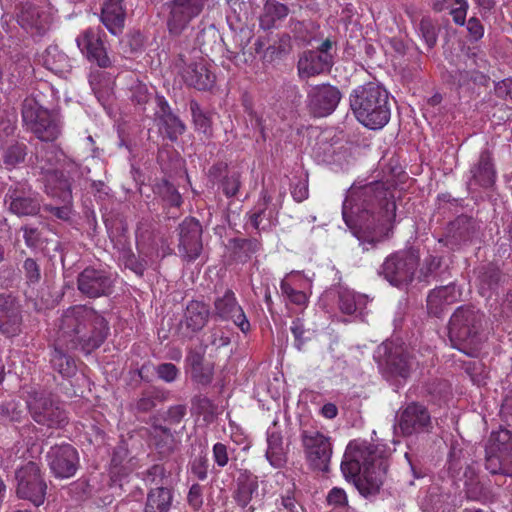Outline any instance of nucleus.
<instances>
[{"label":"nucleus","instance_id":"41","mask_svg":"<svg viewBox=\"0 0 512 512\" xmlns=\"http://www.w3.org/2000/svg\"><path fill=\"white\" fill-rule=\"evenodd\" d=\"M189 109L195 131L210 139L213 136L212 112L204 110L196 100H190Z\"/></svg>","mask_w":512,"mask_h":512},{"label":"nucleus","instance_id":"6","mask_svg":"<svg viewBox=\"0 0 512 512\" xmlns=\"http://www.w3.org/2000/svg\"><path fill=\"white\" fill-rule=\"evenodd\" d=\"M455 69L444 70L441 74L443 82L458 94L471 93L476 86L487 87L490 77L484 72L488 62L476 53L458 55Z\"/></svg>","mask_w":512,"mask_h":512},{"label":"nucleus","instance_id":"44","mask_svg":"<svg viewBox=\"0 0 512 512\" xmlns=\"http://www.w3.org/2000/svg\"><path fill=\"white\" fill-rule=\"evenodd\" d=\"M433 7L437 11L449 10L458 25H464L469 4L467 0H435Z\"/></svg>","mask_w":512,"mask_h":512},{"label":"nucleus","instance_id":"53","mask_svg":"<svg viewBox=\"0 0 512 512\" xmlns=\"http://www.w3.org/2000/svg\"><path fill=\"white\" fill-rule=\"evenodd\" d=\"M90 87L99 101L104 100L110 90V80L101 71H92L89 75Z\"/></svg>","mask_w":512,"mask_h":512},{"label":"nucleus","instance_id":"34","mask_svg":"<svg viewBox=\"0 0 512 512\" xmlns=\"http://www.w3.org/2000/svg\"><path fill=\"white\" fill-rule=\"evenodd\" d=\"M170 392L159 386H150L143 390L137 400L130 404V410L134 413H148L159 403L167 401Z\"/></svg>","mask_w":512,"mask_h":512},{"label":"nucleus","instance_id":"1","mask_svg":"<svg viewBox=\"0 0 512 512\" xmlns=\"http://www.w3.org/2000/svg\"><path fill=\"white\" fill-rule=\"evenodd\" d=\"M56 335L50 351L49 363L63 378L77 372L72 350L90 354L105 342L110 327L106 318L92 306L77 304L63 310L56 322Z\"/></svg>","mask_w":512,"mask_h":512},{"label":"nucleus","instance_id":"25","mask_svg":"<svg viewBox=\"0 0 512 512\" xmlns=\"http://www.w3.org/2000/svg\"><path fill=\"white\" fill-rule=\"evenodd\" d=\"M398 426L403 435L429 432L432 428L430 413L425 406L410 403L399 414Z\"/></svg>","mask_w":512,"mask_h":512},{"label":"nucleus","instance_id":"51","mask_svg":"<svg viewBox=\"0 0 512 512\" xmlns=\"http://www.w3.org/2000/svg\"><path fill=\"white\" fill-rule=\"evenodd\" d=\"M192 410L203 416L207 422H211L218 414L217 405L204 395H195L191 400Z\"/></svg>","mask_w":512,"mask_h":512},{"label":"nucleus","instance_id":"15","mask_svg":"<svg viewBox=\"0 0 512 512\" xmlns=\"http://www.w3.org/2000/svg\"><path fill=\"white\" fill-rule=\"evenodd\" d=\"M77 290L89 299L108 297L114 292L116 276L101 266H87L77 276Z\"/></svg>","mask_w":512,"mask_h":512},{"label":"nucleus","instance_id":"5","mask_svg":"<svg viewBox=\"0 0 512 512\" xmlns=\"http://www.w3.org/2000/svg\"><path fill=\"white\" fill-rule=\"evenodd\" d=\"M350 107L357 120L365 127L378 130L390 120L388 91L377 82H368L350 94Z\"/></svg>","mask_w":512,"mask_h":512},{"label":"nucleus","instance_id":"39","mask_svg":"<svg viewBox=\"0 0 512 512\" xmlns=\"http://www.w3.org/2000/svg\"><path fill=\"white\" fill-rule=\"evenodd\" d=\"M266 458L274 468H282L287 463V453L283 447V437L278 431H267Z\"/></svg>","mask_w":512,"mask_h":512},{"label":"nucleus","instance_id":"17","mask_svg":"<svg viewBox=\"0 0 512 512\" xmlns=\"http://www.w3.org/2000/svg\"><path fill=\"white\" fill-rule=\"evenodd\" d=\"M48 467L57 479L73 477L79 468V455L70 444L54 445L46 453Z\"/></svg>","mask_w":512,"mask_h":512},{"label":"nucleus","instance_id":"64","mask_svg":"<svg viewBox=\"0 0 512 512\" xmlns=\"http://www.w3.org/2000/svg\"><path fill=\"white\" fill-rule=\"evenodd\" d=\"M494 90L498 98L512 102V78L496 82Z\"/></svg>","mask_w":512,"mask_h":512},{"label":"nucleus","instance_id":"10","mask_svg":"<svg viewBox=\"0 0 512 512\" xmlns=\"http://www.w3.org/2000/svg\"><path fill=\"white\" fill-rule=\"evenodd\" d=\"M26 406L31 418L41 426L59 429L68 423L65 410L50 392L35 389L29 391Z\"/></svg>","mask_w":512,"mask_h":512},{"label":"nucleus","instance_id":"20","mask_svg":"<svg viewBox=\"0 0 512 512\" xmlns=\"http://www.w3.org/2000/svg\"><path fill=\"white\" fill-rule=\"evenodd\" d=\"M479 223L472 217L460 215L449 222L443 238L439 240L451 250L466 246L478 236Z\"/></svg>","mask_w":512,"mask_h":512},{"label":"nucleus","instance_id":"32","mask_svg":"<svg viewBox=\"0 0 512 512\" xmlns=\"http://www.w3.org/2000/svg\"><path fill=\"white\" fill-rule=\"evenodd\" d=\"M469 185L490 188L496 180V169L492 153L488 149L481 151L478 161L470 169Z\"/></svg>","mask_w":512,"mask_h":512},{"label":"nucleus","instance_id":"62","mask_svg":"<svg viewBox=\"0 0 512 512\" xmlns=\"http://www.w3.org/2000/svg\"><path fill=\"white\" fill-rule=\"evenodd\" d=\"M427 391L438 399H444L450 395L451 385L447 380L436 379L428 384Z\"/></svg>","mask_w":512,"mask_h":512},{"label":"nucleus","instance_id":"4","mask_svg":"<svg viewBox=\"0 0 512 512\" xmlns=\"http://www.w3.org/2000/svg\"><path fill=\"white\" fill-rule=\"evenodd\" d=\"M249 34H225L221 37L229 58L237 66L245 65L253 61L256 54L263 53L264 58L273 60L281 54L288 53L291 49L289 34H264L259 36L253 44Z\"/></svg>","mask_w":512,"mask_h":512},{"label":"nucleus","instance_id":"42","mask_svg":"<svg viewBox=\"0 0 512 512\" xmlns=\"http://www.w3.org/2000/svg\"><path fill=\"white\" fill-rule=\"evenodd\" d=\"M368 303V297L349 289L341 288L338 292V306L342 313L352 315L362 311Z\"/></svg>","mask_w":512,"mask_h":512},{"label":"nucleus","instance_id":"57","mask_svg":"<svg viewBox=\"0 0 512 512\" xmlns=\"http://www.w3.org/2000/svg\"><path fill=\"white\" fill-rule=\"evenodd\" d=\"M157 378L165 383H173L180 376V369L173 363L163 362L153 367Z\"/></svg>","mask_w":512,"mask_h":512},{"label":"nucleus","instance_id":"29","mask_svg":"<svg viewBox=\"0 0 512 512\" xmlns=\"http://www.w3.org/2000/svg\"><path fill=\"white\" fill-rule=\"evenodd\" d=\"M207 0H176L171 7L168 22L170 32L183 30L186 24L200 14Z\"/></svg>","mask_w":512,"mask_h":512},{"label":"nucleus","instance_id":"63","mask_svg":"<svg viewBox=\"0 0 512 512\" xmlns=\"http://www.w3.org/2000/svg\"><path fill=\"white\" fill-rule=\"evenodd\" d=\"M23 272L27 282L30 284L38 283L41 278L40 266L33 258L25 259L23 263Z\"/></svg>","mask_w":512,"mask_h":512},{"label":"nucleus","instance_id":"19","mask_svg":"<svg viewBox=\"0 0 512 512\" xmlns=\"http://www.w3.org/2000/svg\"><path fill=\"white\" fill-rule=\"evenodd\" d=\"M179 255L187 262L195 261L203 250L202 226L192 217L185 218L178 226Z\"/></svg>","mask_w":512,"mask_h":512},{"label":"nucleus","instance_id":"9","mask_svg":"<svg viewBox=\"0 0 512 512\" xmlns=\"http://www.w3.org/2000/svg\"><path fill=\"white\" fill-rule=\"evenodd\" d=\"M22 121L26 129L43 142H53L61 134L58 114L44 108L35 98L23 101Z\"/></svg>","mask_w":512,"mask_h":512},{"label":"nucleus","instance_id":"26","mask_svg":"<svg viewBox=\"0 0 512 512\" xmlns=\"http://www.w3.org/2000/svg\"><path fill=\"white\" fill-rule=\"evenodd\" d=\"M178 67H182L181 76L184 82L200 91L209 90L215 83V75L203 60L186 65L185 56L179 54Z\"/></svg>","mask_w":512,"mask_h":512},{"label":"nucleus","instance_id":"8","mask_svg":"<svg viewBox=\"0 0 512 512\" xmlns=\"http://www.w3.org/2000/svg\"><path fill=\"white\" fill-rule=\"evenodd\" d=\"M379 372L387 381L401 385L410 377L414 359L403 343L384 341L374 352Z\"/></svg>","mask_w":512,"mask_h":512},{"label":"nucleus","instance_id":"60","mask_svg":"<svg viewBox=\"0 0 512 512\" xmlns=\"http://www.w3.org/2000/svg\"><path fill=\"white\" fill-rule=\"evenodd\" d=\"M317 45L313 47V51L319 55L327 56L329 61H333L337 55V42L332 37H328L321 41H316Z\"/></svg>","mask_w":512,"mask_h":512},{"label":"nucleus","instance_id":"22","mask_svg":"<svg viewBox=\"0 0 512 512\" xmlns=\"http://www.w3.org/2000/svg\"><path fill=\"white\" fill-rule=\"evenodd\" d=\"M213 305L215 317L222 321H232L243 333L250 330V322L231 289H226L222 296H217Z\"/></svg>","mask_w":512,"mask_h":512},{"label":"nucleus","instance_id":"43","mask_svg":"<svg viewBox=\"0 0 512 512\" xmlns=\"http://www.w3.org/2000/svg\"><path fill=\"white\" fill-rule=\"evenodd\" d=\"M288 15V8L275 0H267L263 15L260 18V26L264 30L278 28L277 22Z\"/></svg>","mask_w":512,"mask_h":512},{"label":"nucleus","instance_id":"46","mask_svg":"<svg viewBox=\"0 0 512 512\" xmlns=\"http://www.w3.org/2000/svg\"><path fill=\"white\" fill-rule=\"evenodd\" d=\"M44 64L47 69L59 75L67 72L71 67L68 56L56 46L47 48Z\"/></svg>","mask_w":512,"mask_h":512},{"label":"nucleus","instance_id":"40","mask_svg":"<svg viewBox=\"0 0 512 512\" xmlns=\"http://www.w3.org/2000/svg\"><path fill=\"white\" fill-rule=\"evenodd\" d=\"M124 19L122 0H106L101 13V21L104 26L110 32H114L116 29L123 28Z\"/></svg>","mask_w":512,"mask_h":512},{"label":"nucleus","instance_id":"27","mask_svg":"<svg viewBox=\"0 0 512 512\" xmlns=\"http://www.w3.org/2000/svg\"><path fill=\"white\" fill-rule=\"evenodd\" d=\"M245 218L251 226L261 231H269L278 224V211L272 205V196L265 190L257 204L246 213Z\"/></svg>","mask_w":512,"mask_h":512},{"label":"nucleus","instance_id":"61","mask_svg":"<svg viewBox=\"0 0 512 512\" xmlns=\"http://www.w3.org/2000/svg\"><path fill=\"white\" fill-rule=\"evenodd\" d=\"M280 289L283 295H285L290 302L302 306L307 302V295L303 291L294 289L290 283L286 280H282Z\"/></svg>","mask_w":512,"mask_h":512},{"label":"nucleus","instance_id":"56","mask_svg":"<svg viewBox=\"0 0 512 512\" xmlns=\"http://www.w3.org/2000/svg\"><path fill=\"white\" fill-rule=\"evenodd\" d=\"M121 261L125 268L130 269L138 276H143L147 267V262L136 256L130 249L121 252Z\"/></svg>","mask_w":512,"mask_h":512},{"label":"nucleus","instance_id":"24","mask_svg":"<svg viewBox=\"0 0 512 512\" xmlns=\"http://www.w3.org/2000/svg\"><path fill=\"white\" fill-rule=\"evenodd\" d=\"M210 314L208 304L198 300L189 301L178 324L179 333L183 337L191 339L206 326Z\"/></svg>","mask_w":512,"mask_h":512},{"label":"nucleus","instance_id":"47","mask_svg":"<svg viewBox=\"0 0 512 512\" xmlns=\"http://www.w3.org/2000/svg\"><path fill=\"white\" fill-rule=\"evenodd\" d=\"M58 163V152L54 147L41 146L36 148L35 152V166L40 169L42 173H46L47 176L57 171L54 167Z\"/></svg>","mask_w":512,"mask_h":512},{"label":"nucleus","instance_id":"12","mask_svg":"<svg viewBox=\"0 0 512 512\" xmlns=\"http://www.w3.org/2000/svg\"><path fill=\"white\" fill-rule=\"evenodd\" d=\"M485 451V468L490 474L512 477V431L492 432Z\"/></svg>","mask_w":512,"mask_h":512},{"label":"nucleus","instance_id":"3","mask_svg":"<svg viewBox=\"0 0 512 512\" xmlns=\"http://www.w3.org/2000/svg\"><path fill=\"white\" fill-rule=\"evenodd\" d=\"M390 456V448L384 444L350 441L341 462L342 474L361 496L372 501L387 480Z\"/></svg>","mask_w":512,"mask_h":512},{"label":"nucleus","instance_id":"50","mask_svg":"<svg viewBox=\"0 0 512 512\" xmlns=\"http://www.w3.org/2000/svg\"><path fill=\"white\" fill-rule=\"evenodd\" d=\"M346 51L351 56H355L356 54L361 56L362 54H365L368 57H373L376 49L363 34H350V37L347 40Z\"/></svg>","mask_w":512,"mask_h":512},{"label":"nucleus","instance_id":"49","mask_svg":"<svg viewBox=\"0 0 512 512\" xmlns=\"http://www.w3.org/2000/svg\"><path fill=\"white\" fill-rule=\"evenodd\" d=\"M160 125L167 138L173 142L176 141L186 130L185 124L179 119V117L171 112L163 113L160 117Z\"/></svg>","mask_w":512,"mask_h":512},{"label":"nucleus","instance_id":"35","mask_svg":"<svg viewBox=\"0 0 512 512\" xmlns=\"http://www.w3.org/2000/svg\"><path fill=\"white\" fill-rule=\"evenodd\" d=\"M150 437L161 458L171 456L177 449L178 442L174 433L167 426L156 423L152 424L150 428Z\"/></svg>","mask_w":512,"mask_h":512},{"label":"nucleus","instance_id":"58","mask_svg":"<svg viewBox=\"0 0 512 512\" xmlns=\"http://www.w3.org/2000/svg\"><path fill=\"white\" fill-rule=\"evenodd\" d=\"M166 478V469L161 464H154L141 473V479L146 485H162Z\"/></svg>","mask_w":512,"mask_h":512},{"label":"nucleus","instance_id":"13","mask_svg":"<svg viewBox=\"0 0 512 512\" xmlns=\"http://www.w3.org/2000/svg\"><path fill=\"white\" fill-rule=\"evenodd\" d=\"M419 259V251L414 248L397 251L385 259L379 274L393 286L407 285L414 278Z\"/></svg>","mask_w":512,"mask_h":512},{"label":"nucleus","instance_id":"31","mask_svg":"<svg viewBox=\"0 0 512 512\" xmlns=\"http://www.w3.org/2000/svg\"><path fill=\"white\" fill-rule=\"evenodd\" d=\"M460 297L461 291L453 283L434 288L427 296L428 313L435 317H440L444 310L457 302Z\"/></svg>","mask_w":512,"mask_h":512},{"label":"nucleus","instance_id":"2","mask_svg":"<svg viewBox=\"0 0 512 512\" xmlns=\"http://www.w3.org/2000/svg\"><path fill=\"white\" fill-rule=\"evenodd\" d=\"M342 215L347 226L359 228L356 236L363 251H368L380 242V238L370 235L371 232L395 222L394 195L382 181L353 185L343 202Z\"/></svg>","mask_w":512,"mask_h":512},{"label":"nucleus","instance_id":"28","mask_svg":"<svg viewBox=\"0 0 512 512\" xmlns=\"http://www.w3.org/2000/svg\"><path fill=\"white\" fill-rule=\"evenodd\" d=\"M238 472L232 497L239 507L246 508L245 512H255L257 507L248 505L258 495V477L248 469H239Z\"/></svg>","mask_w":512,"mask_h":512},{"label":"nucleus","instance_id":"37","mask_svg":"<svg viewBox=\"0 0 512 512\" xmlns=\"http://www.w3.org/2000/svg\"><path fill=\"white\" fill-rule=\"evenodd\" d=\"M505 278V275L496 265L489 263L482 266L478 275L480 294L482 296H489L491 293L496 292L505 282Z\"/></svg>","mask_w":512,"mask_h":512},{"label":"nucleus","instance_id":"7","mask_svg":"<svg viewBox=\"0 0 512 512\" xmlns=\"http://www.w3.org/2000/svg\"><path fill=\"white\" fill-rule=\"evenodd\" d=\"M484 314L473 306L458 307L449 321V339L453 347L472 355L480 342Z\"/></svg>","mask_w":512,"mask_h":512},{"label":"nucleus","instance_id":"45","mask_svg":"<svg viewBox=\"0 0 512 512\" xmlns=\"http://www.w3.org/2000/svg\"><path fill=\"white\" fill-rule=\"evenodd\" d=\"M27 150V145L22 142H15L8 145L2 153L4 168L11 171L24 163L27 156Z\"/></svg>","mask_w":512,"mask_h":512},{"label":"nucleus","instance_id":"33","mask_svg":"<svg viewBox=\"0 0 512 512\" xmlns=\"http://www.w3.org/2000/svg\"><path fill=\"white\" fill-rule=\"evenodd\" d=\"M333 65V61H329L326 55H319L310 49L304 51L298 60V75L301 79L310 78L329 72Z\"/></svg>","mask_w":512,"mask_h":512},{"label":"nucleus","instance_id":"23","mask_svg":"<svg viewBox=\"0 0 512 512\" xmlns=\"http://www.w3.org/2000/svg\"><path fill=\"white\" fill-rule=\"evenodd\" d=\"M23 316L19 300L10 293H0V333L15 337L22 331Z\"/></svg>","mask_w":512,"mask_h":512},{"label":"nucleus","instance_id":"52","mask_svg":"<svg viewBox=\"0 0 512 512\" xmlns=\"http://www.w3.org/2000/svg\"><path fill=\"white\" fill-rule=\"evenodd\" d=\"M215 365L213 362H206L190 369L191 380L201 387L209 386L214 378Z\"/></svg>","mask_w":512,"mask_h":512},{"label":"nucleus","instance_id":"14","mask_svg":"<svg viewBox=\"0 0 512 512\" xmlns=\"http://www.w3.org/2000/svg\"><path fill=\"white\" fill-rule=\"evenodd\" d=\"M300 440L308 465L313 470L328 473L333 453L330 437L310 428L301 430Z\"/></svg>","mask_w":512,"mask_h":512},{"label":"nucleus","instance_id":"30","mask_svg":"<svg viewBox=\"0 0 512 512\" xmlns=\"http://www.w3.org/2000/svg\"><path fill=\"white\" fill-rule=\"evenodd\" d=\"M76 43L89 61L97 63L101 68H107L111 65L100 34H79Z\"/></svg>","mask_w":512,"mask_h":512},{"label":"nucleus","instance_id":"11","mask_svg":"<svg viewBox=\"0 0 512 512\" xmlns=\"http://www.w3.org/2000/svg\"><path fill=\"white\" fill-rule=\"evenodd\" d=\"M15 492L18 498L30 501L36 507L46 499L48 485L40 463L27 461L15 469Z\"/></svg>","mask_w":512,"mask_h":512},{"label":"nucleus","instance_id":"55","mask_svg":"<svg viewBox=\"0 0 512 512\" xmlns=\"http://www.w3.org/2000/svg\"><path fill=\"white\" fill-rule=\"evenodd\" d=\"M442 264V257L429 255L424 260L419 269L418 279L421 282H429L430 278H435L436 272Z\"/></svg>","mask_w":512,"mask_h":512},{"label":"nucleus","instance_id":"38","mask_svg":"<svg viewBox=\"0 0 512 512\" xmlns=\"http://www.w3.org/2000/svg\"><path fill=\"white\" fill-rule=\"evenodd\" d=\"M229 245L233 258L243 264L248 262L253 255L262 249V242L257 237H236L229 240Z\"/></svg>","mask_w":512,"mask_h":512},{"label":"nucleus","instance_id":"16","mask_svg":"<svg viewBox=\"0 0 512 512\" xmlns=\"http://www.w3.org/2000/svg\"><path fill=\"white\" fill-rule=\"evenodd\" d=\"M4 204L17 216H34L41 209L39 193L27 180L12 181L5 193Z\"/></svg>","mask_w":512,"mask_h":512},{"label":"nucleus","instance_id":"59","mask_svg":"<svg viewBox=\"0 0 512 512\" xmlns=\"http://www.w3.org/2000/svg\"><path fill=\"white\" fill-rule=\"evenodd\" d=\"M241 186L240 174L238 172H232L226 175L221 181V188L224 195L228 198L237 195Z\"/></svg>","mask_w":512,"mask_h":512},{"label":"nucleus","instance_id":"18","mask_svg":"<svg viewBox=\"0 0 512 512\" xmlns=\"http://www.w3.org/2000/svg\"><path fill=\"white\" fill-rule=\"evenodd\" d=\"M77 170H79L81 176L90 171L86 166L82 167L75 162H70L66 165V171L51 172L46 178L45 193L60 203H72V183L69 175Z\"/></svg>","mask_w":512,"mask_h":512},{"label":"nucleus","instance_id":"54","mask_svg":"<svg viewBox=\"0 0 512 512\" xmlns=\"http://www.w3.org/2000/svg\"><path fill=\"white\" fill-rule=\"evenodd\" d=\"M407 34H395L394 36H385L381 39V45L388 51H395L399 55H404L412 46Z\"/></svg>","mask_w":512,"mask_h":512},{"label":"nucleus","instance_id":"48","mask_svg":"<svg viewBox=\"0 0 512 512\" xmlns=\"http://www.w3.org/2000/svg\"><path fill=\"white\" fill-rule=\"evenodd\" d=\"M153 192L170 207H179L182 203L180 193L175 186L166 179H161L156 182L153 187Z\"/></svg>","mask_w":512,"mask_h":512},{"label":"nucleus","instance_id":"36","mask_svg":"<svg viewBox=\"0 0 512 512\" xmlns=\"http://www.w3.org/2000/svg\"><path fill=\"white\" fill-rule=\"evenodd\" d=\"M173 498V491L168 487L151 488L146 495L143 512H170Z\"/></svg>","mask_w":512,"mask_h":512},{"label":"nucleus","instance_id":"21","mask_svg":"<svg viewBox=\"0 0 512 512\" xmlns=\"http://www.w3.org/2000/svg\"><path fill=\"white\" fill-rule=\"evenodd\" d=\"M342 94L330 84L311 86L307 92V108L314 117H326L338 106Z\"/></svg>","mask_w":512,"mask_h":512}]
</instances>
